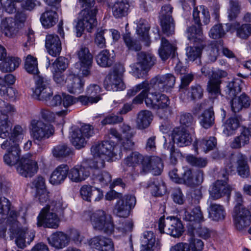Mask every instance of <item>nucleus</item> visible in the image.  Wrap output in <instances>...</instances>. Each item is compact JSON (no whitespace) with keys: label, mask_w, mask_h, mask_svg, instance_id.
Here are the masks:
<instances>
[{"label":"nucleus","mask_w":251,"mask_h":251,"mask_svg":"<svg viewBox=\"0 0 251 251\" xmlns=\"http://www.w3.org/2000/svg\"><path fill=\"white\" fill-rule=\"evenodd\" d=\"M129 137L121 139L119 141L121 149L112 140L104 141L101 143L93 145L91 148V152L95 157H99L96 160V167L99 169L104 167V160L107 159V157L112 158L119 155L120 157L122 150H132L134 143Z\"/></svg>","instance_id":"1"},{"label":"nucleus","mask_w":251,"mask_h":251,"mask_svg":"<svg viewBox=\"0 0 251 251\" xmlns=\"http://www.w3.org/2000/svg\"><path fill=\"white\" fill-rule=\"evenodd\" d=\"M151 89V86L148 81H144L128 90L127 95L129 97H132L142 90L141 93L133 99V103L140 104L145 100L146 104L148 107L158 111L161 110H165L169 107L170 103L168 97L164 94L152 93L151 96L153 99H152L151 98L148 97Z\"/></svg>","instance_id":"2"},{"label":"nucleus","mask_w":251,"mask_h":251,"mask_svg":"<svg viewBox=\"0 0 251 251\" xmlns=\"http://www.w3.org/2000/svg\"><path fill=\"white\" fill-rule=\"evenodd\" d=\"M17 212L12 210L6 221V224L9 226L11 238H15V243L19 248H24L25 247V242L28 244L33 240L35 233L32 230H28L26 228H21L17 220Z\"/></svg>","instance_id":"3"},{"label":"nucleus","mask_w":251,"mask_h":251,"mask_svg":"<svg viewBox=\"0 0 251 251\" xmlns=\"http://www.w3.org/2000/svg\"><path fill=\"white\" fill-rule=\"evenodd\" d=\"M193 20L196 25L188 27L186 32L188 39L194 42L197 41H201L203 40V32L202 29V24L201 21L206 25H208L210 21V14L206 8L203 5L194 8L193 13Z\"/></svg>","instance_id":"4"},{"label":"nucleus","mask_w":251,"mask_h":251,"mask_svg":"<svg viewBox=\"0 0 251 251\" xmlns=\"http://www.w3.org/2000/svg\"><path fill=\"white\" fill-rule=\"evenodd\" d=\"M62 208V204L60 201H53L47 205L42 209L37 217V226L57 228L60 223L57 213Z\"/></svg>","instance_id":"5"},{"label":"nucleus","mask_w":251,"mask_h":251,"mask_svg":"<svg viewBox=\"0 0 251 251\" xmlns=\"http://www.w3.org/2000/svg\"><path fill=\"white\" fill-rule=\"evenodd\" d=\"M231 160L226 164L224 170L219 173L220 176L226 179L227 176L235 170L238 175L242 178H247L249 176L250 170L248 158L245 155L238 153L232 156Z\"/></svg>","instance_id":"6"},{"label":"nucleus","mask_w":251,"mask_h":251,"mask_svg":"<svg viewBox=\"0 0 251 251\" xmlns=\"http://www.w3.org/2000/svg\"><path fill=\"white\" fill-rule=\"evenodd\" d=\"M98 8H83L78 14L75 25L76 36L81 37L84 30L91 32L97 25Z\"/></svg>","instance_id":"7"},{"label":"nucleus","mask_w":251,"mask_h":251,"mask_svg":"<svg viewBox=\"0 0 251 251\" xmlns=\"http://www.w3.org/2000/svg\"><path fill=\"white\" fill-rule=\"evenodd\" d=\"M29 128L30 135L33 141L38 143L49 139L54 133L52 125L48 123H45L41 120H32Z\"/></svg>","instance_id":"8"},{"label":"nucleus","mask_w":251,"mask_h":251,"mask_svg":"<svg viewBox=\"0 0 251 251\" xmlns=\"http://www.w3.org/2000/svg\"><path fill=\"white\" fill-rule=\"evenodd\" d=\"M90 221L96 230L110 235L114 231V226L112 218L110 215L103 210H97L93 212L90 216Z\"/></svg>","instance_id":"9"},{"label":"nucleus","mask_w":251,"mask_h":251,"mask_svg":"<svg viewBox=\"0 0 251 251\" xmlns=\"http://www.w3.org/2000/svg\"><path fill=\"white\" fill-rule=\"evenodd\" d=\"M158 226L160 232L166 233L176 238L181 236L184 231L183 226L181 221L174 217H168L166 219L161 217Z\"/></svg>","instance_id":"10"},{"label":"nucleus","mask_w":251,"mask_h":251,"mask_svg":"<svg viewBox=\"0 0 251 251\" xmlns=\"http://www.w3.org/2000/svg\"><path fill=\"white\" fill-rule=\"evenodd\" d=\"M124 68L121 65L115 67L113 71L106 77L104 85L107 90L117 91L124 89V85L122 80Z\"/></svg>","instance_id":"11"},{"label":"nucleus","mask_w":251,"mask_h":251,"mask_svg":"<svg viewBox=\"0 0 251 251\" xmlns=\"http://www.w3.org/2000/svg\"><path fill=\"white\" fill-rule=\"evenodd\" d=\"M35 88L33 94L39 100H47L53 95L50 88V80L46 76H37L36 78Z\"/></svg>","instance_id":"12"},{"label":"nucleus","mask_w":251,"mask_h":251,"mask_svg":"<svg viewBox=\"0 0 251 251\" xmlns=\"http://www.w3.org/2000/svg\"><path fill=\"white\" fill-rule=\"evenodd\" d=\"M38 170L37 162L30 155L22 157L17 167V172L25 177H32L37 173Z\"/></svg>","instance_id":"13"},{"label":"nucleus","mask_w":251,"mask_h":251,"mask_svg":"<svg viewBox=\"0 0 251 251\" xmlns=\"http://www.w3.org/2000/svg\"><path fill=\"white\" fill-rule=\"evenodd\" d=\"M233 220L235 228L242 230L251 224V212L245 206H235Z\"/></svg>","instance_id":"14"},{"label":"nucleus","mask_w":251,"mask_h":251,"mask_svg":"<svg viewBox=\"0 0 251 251\" xmlns=\"http://www.w3.org/2000/svg\"><path fill=\"white\" fill-rule=\"evenodd\" d=\"M4 104L0 106V138H5L9 135L11 130L8 115L14 112V107L9 103L3 101Z\"/></svg>","instance_id":"15"},{"label":"nucleus","mask_w":251,"mask_h":251,"mask_svg":"<svg viewBox=\"0 0 251 251\" xmlns=\"http://www.w3.org/2000/svg\"><path fill=\"white\" fill-rule=\"evenodd\" d=\"M80 65L79 71L83 76H88L90 75L92 67L93 56L87 48L81 47L77 51Z\"/></svg>","instance_id":"16"},{"label":"nucleus","mask_w":251,"mask_h":251,"mask_svg":"<svg viewBox=\"0 0 251 251\" xmlns=\"http://www.w3.org/2000/svg\"><path fill=\"white\" fill-rule=\"evenodd\" d=\"M100 91L101 88L98 85H89L86 88V95L79 96V102L85 106L97 103L101 99Z\"/></svg>","instance_id":"17"},{"label":"nucleus","mask_w":251,"mask_h":251,"mask_svg":"<svg viewBox=\"0 0 251 251\" xmlns=\"http://www.w3.org/2000/svg\"><path fill=\"white\" fill-rule=\"evenodd\" d=\"M176 82V77L171 74L159 76L152 79L149 84L151 87L153 85L154 89L162 92H167L174 87Z\"/></svg>","instance_id":"18"},{"label":"nucleus","mask_w":251,"mask_h":251,"mask_svg":"<svg viewBox=\"0 0 251 251\" xmlns=\"http://www.w3.org/2000/svg\"><path fill=\"white\" fill-rule=\"evenodd\" d=\"M163 168L162 159L155 156H146L143 163V168L140 171L141 173L151 172L153 175H160Z\"/></svg>","instance_id":"19"},{"label":"nucleus","mask_w":251,"mask_h":251,"mask_svg":"<svg viewBox=\"0 0 251 251\" xmlns=\"http://www.w3.org/2000/svg\"><path fill=\"white\" fill-rule=\"evenodd\" d=\"M230 192V188L225 180L216 181L213 184L209 190L210 198L215 200L224 196L229 197Z\"/></svg>","instance_id":"20"},{"label":"nucleus","mask_w":251,"mask_h":251,"mask_svg":"<svg viewBox=\"0 0 251 251\" xmlns=\"http://www.w3.org/2000/svg\"><path fill=\"white\" fill-rule=\"evenodd\" d=\"M90 168L82 165H77L68 170L67 175L71 181L78 183L86 179L90 174Z\"/></svg>","instance_id":"21"},{"label":"nucleus","mask_w":251,"mask_h":251,"mask_svg":"<svg viewBox=\"0 0 251 251\" xmlns=\"http://www.w3.org/2000/svg\"><path fill=\"white\" fill-rule=\"evenodd\" d=\"M68 91L72 94H79L82 92L84 80L74 74H69L65 80Z\"/></svg>","instance_id":"22"},{"label":"nucleus","mask_w":251,"mask_h":251,"mask_svg":"<svg viewBox=\"0 0 251 251\" xmlns=\"http://www.w3.org/2000/svg\"><path fill=\"white\" fill-rule=\"evenodd\" d=\"M90 246L93 249L102 251H114V245L112 239L102 236H96L90 240Z\"/></svg>","instance_id":"23"},{"label":"nucleus","mask_w":251,"mask_h":251,"mask_svg":"<svg viewBox=\"0 0 251 251\" xmlns=\"http://www.w3.org/2000/svg\"><path fill=\"white\" fill-rule=\"evenodd\" d=\"M172 137L174 142L179 147L188 146L192 141L190 133L183 127L174 128L172 133Z\"/></svg>","instance_id":"24"},{"label":"nucleus","mask_w":251,"mask_h":251,"mask_svg":"<svg viewBox=\"0 0 251 251\" xmlns=\"http://www.w3.org/2000/svg\"><path fill=\"white\" fill-rule=\"evenodd\" d=\"M45 47L48 53L52 56L59 55L61 51V43L58 36L48 34L46 37Z\"/></svg>","instance_id":"25"},{"label":"nucleus","mask_w":251,"mask_h":251,"mask_svg":"<svg viewBox=\"0 0 251 251\" xmlns=\"http://www.w3.org/2000/svg\"><path fill=\"white\" fill-rule=\"evenodd\" d=\"M80 193L82 198L88 201H90L92 199L95 201H99L103 196L102 192L100 189L87 185L81 187Z\"/></svg>","instance_id":"26"},{"label":"nucleus","mask_w":251,"mask_h":251,"mask_svg":"<svg viewBox=\"0 0 251 251\" xmlns=\"http://www.w3.org/2000/svg\"><path fill=\"white\" fill-rule=\"evenodd\" d=\"M49 243L56 249H62L68 245L69 238L68 236L61 231L53 233L48 238Z\"/></svg>","instance_id":"27"},{"label":"nucleus","mask_w":251,"mask_h":251,"mask_svg":"<svg viewBox=\"0 0 251 251\" xmlns=\"http://www.w3.org/2000/svg\"><path fill=\"white\" fill-rule=\"evenodd\" d=\"M227 30L236 29V36L240 39L246 40L251 35V25L244 24L240 25L239 23L226 24Z\"/></svg>","instance_id":"28"},{"label":"nucleus","mask_w":251,"mask_h":251,"mask_svg":"<svg viewBox=\"0 0 251 251\" xmlns=\"http://www.w3.org/2000/svg\"><path fill=\"white\" fill-rule=\"evenodd\" d=\"M6 149H7V153L3 156L4 162L9 166L15 165L20 159V150L19 144L14 142L13 145H10Z\"/></svg>","instance_id":"29"},{"label":"nucleus","mask_w":251,"mask_h":251,"mask_svg":"<svg viewBox=\"0 0 251 251\" xmlns=\"http://www.w3.org/2000/svg\"><path fill=\"white\" fill-rule=\"evenodd\" d=\"M208 208L209 216L213 221H220L223 220L226 216V211L224 206L221 204L212 202L208 200Z\"/></svg>","instance_id":"30"},{"label":"nucleus","mask_w":251,"mask_h":251,"mask_svg":"<svg viewBox=\"0 0 251 251\" xmlns=\"http://www.w3.org/2000/svg\"><path fill=\"white\" fill-rule=\"evenodd\" d=\"M69 167L65 164L58 166L52 173L50 181L53 185L59 184L64 181L67 176Z\"/></svg>","instance_id":"31"},{"label":"nucleus","mask_w":251,"mask_h":251,"mask_svg":"<svg viewBox=\"0 0 251 251\" xmlns=\"http://www.w3.org/2000/svg\"><path fill=\"white\" fill-rule=\"evenodd\" d=\"M129 4L127 0H117L114 3L112 11L115 18H122L127 15Z\"/></svg>","instance_id":"32"},{"label":"nucleus","mask_w":251,"mask_h":251,"mask_svg":"<svg viewBox=\"0 0 251 251\" xmlns=\"http://www.w3.org/2000/svg\"><path fill=\"white\" fill-rule=\"evenodd\" d=\"M155 61L154 56L150 52L141 51L137 54V64L140 65L142 70L151 68L154 64Z\"/></svg>","instance_id":"33"},{"label":"nucleus","mask_w":251,"mask_h":251,"mask_svg":"<svg viewBox=\"0 0 251 251\" xmlns=\"http://www.w3.org/2000/svg\"><path fill=\"white\" fill-rule=\"evenodd\" d=\"M203 94V90L201 86L199 84H195L190 87L187 96L185 94H181L180 97L185 102L195 101L201 99Z\"/></svg>","instance_id":"34"},{"label":"nucleus","mask_w":251,"mask_h":251,"mask_svg":"<svg viewBox=\"0 0 251 251\" xmlns=\"http://www.w3.org/2000/svg\"><path fill=\"white\" fill-rule=\"evenodd\" d=\"M147 188L154 196H161L166 191L164 183L161 179L158 178L151 179L148 182Z\"/></svg>","instance_id":"35"},{"label":"nucleus","mask_w":251,"mask_h":251,"mask_svg":"<svg viewBox=\"0 0 251 251\" xmlns=\"http://www.w3.org/2000/svg\"><path fill=\"white\" fill-rule=\"evenodd\" d=\"M201 126L205 129L212 126L215 122V115L213 108L210 107L205 110L199 117Z\"/></svg>","instance_id":"36"},{"label":"nucleus","mask_w":251,"mask_h":251,"mask_svg":"<svg viewBox=\"0 0 251 251\" xmlns=\"http://www.w3.org/2000/svg\"><path fill=\"white\" fill-rule=\"evenodd\" d=\"M182 217L184 220L188 222L199 223L204 221L203 214L200 206L194 207L190 212L185 210Z\"/></svg>","instance_id":"37"},{"label":"nucleus","mask_w":251,"mask_h":251,"mask_svg":"<svg viewBox=\"0 0 251 251\" xmlns=\"http://www.w3.org/2000/svg\"><path fill=\"white\" fill-rule=\"evenodd\" d=\"M51 9H47L40 18V21L42 25L46 27L50 28L54 25L57 21V13L53 8Z\"/></svg>","instance_id":"38"},{"label":"nucleus","mask_w":251,"mask_h":251,"mask_svg":"<svg viewBox=\"0 0 251 251\" xmlns=\"http://www.w3.org/2000/svg\"><path fill=\"white\" fill-rule=\"evenodd\" d=\"M145 159V156H143L139 152H132L124 159V163L127 166L132 167L133 168L141 165V171L143 168Z\"/></svg>","instance_id":"39"},{"label":"nucleus","mask_w":251,"mask_h":251,"mask_svg":"<svg viewBox=\"0 0 251 251\" xmlns=\"http://www.w3.org/2000/svg\"><path fill=\"white\" fill-rule=\"evenodd\" d=\"M241 79L236 78L229 82L226 86V97L228 99L235 98L236 95L241 91Z\"/></svg>","instance_id":"40"},{"label":"nucleus","mask_w":251,"mask_h":251,"mask_svg":"<svg viewBox=\"0 0 251 251\" xmlns=\"http://www.w3.org/2000/svg\"><path fill=\"white\" fill-rule=\"evenodd\" d=\"M97 64L102 67H109L114 62V57L107 50L100 51L96 56Z\"/></svg>","instance_id":"41"},{"label":"nucleus","mask_w":251,"mask_h":251,"mask_svg":"<svg viewBox=\"0 0 251 251\" xmlns=\"http://www.w3.org/2000/svg\"><path fill=\"white\" fill-rule=\"evenodd\" d=\"M216 145L217 140L214 137H210L208 139H203L197 140L194 144L196 151L200 148L205 153L213 150Z\"/></svg>","instance_id":"42"},{"label":"nucleus","mask_w":251,"mask_h":251,"mask_svg":"<svg viewBox=\"0 0 251 251\" xmlns=\"http://www.w3.org/2000/svg\"><path fill=\"white\" fill-rule=\"evenodd\" d=\"M152 119V115L151 111L147 110L141 111L138 114L137 125L139 129H143L148 127Z\"/></svg>","instance_id":"43"},{"label":"nucleus","mask_w":251,"mask_h":251,"mask_svg":"<svg viewBox=\"0 0 251 251\" xmlns=\"http://www.w3.org/2000/svg\"><path fill=\"white\" fill-rule=\"evenodd\" d=\"M21 61L17 57H8L0 64V70L4 73L12 72L19 67Z\"/></svg>","instance_id":"44"},{"label":"nucleus","mask_w":251,"mask_h":251,"mask_svg":"<svg viewBox=\"0 0 251 251\" xmlns=\"http://www.w3.org/2000/svg\"><path fill=\"white\" fill-rule=\"evenodd\" d=\"M175 51V47L165 38H162L161 46L159 49V54L161 59L166 60L172 54H174Z\"/></svg>","instance_id":"45"},{"label":"nucleus","mask_w":251,"mask_h":251,"mask_svg":"<svg viewBox=\"0 0 251 251\" xmlns=\"http://www.w3.org/2000/svg\"><path fill=\"white\" fill-rule=\"evenodd\" d=\"M23 133V130L22 126L19 125H16L14 128L11 137L1 144V148L3 150H5L10 145H13L14 142H17L19 144L20 139Z\"/></svg>","instance_id":"46"},{"label":"nucleus","mask_w":251,"mask_h":251,"mask_svg":"<svg viewBox=\"0 0 251 251\" xmlns=\"http://www.w3.org/2000/svg\"><path fill=\"white\" fill-rule=\"evenodd\" d=\"M221 79L216 78H211L207 83V91L211 98H216L221 94Z\"/></svg>","instance_id":"47"},{"label":"nucleus","mask_w":251,"mask_h":251,"mask_svg":"<svg viewBox=\"0 0 251 251\" xmlns=\"http://www.w3.org/2000/svg\"><path fill=\"white\" fill-rule=\"evenodd\" d=\"M149 28L148 22L145 20L140 19L138 21L136 32L142 38V40L146 42L147 46L150 45V38L148 34Z\"/></svg>","instance_id":"48"},{"label":"nucleus","mask_w":251,"mask_h":251,"mask_svg":"<svg viewBox=\"0 0 251 251\" xmlns=\"http://www.w3.org/2000/svg\"><path fill=\"white\" fill-rule=\"evenodd\" d=\"M1 28L5 36L11 37L17 31L15 19L12 18H6L1 23Z\"/></svg>","instance_id":"49"},{"label":"nucleus","mask_w":251,"mask_h":251,"mask_svg":"<svg viewBox=\"0 0 251 251\" xmlns=\"http://www.w3.org/2000/svg\"><path fill=\"white\" fill-rule=\"evenodd\" d=\"M241 121L240 116L231 117L228 119L225 123L224 132L227 135H230L238 128Z\"/></svg>","instance_id":"50"},{"label":"nucleus","mask_w":251,"mask_h":251,"mask_svg":"<svg viewBox=\"0 0 251 251\" xmlns=\"http://www.w3.org/2000/svg\"><path fill=\"white\" fill-rule=\"evenodd\" d=\"M180 184L188 186L194 185V176L192 170L188 167H183L180 170Z\"/></svg>","instance_id":"51"},{"label":"nucleus","mask_w":251,"mask_h":251,"mask_svg":"<svg viewBox=\"0 0 251 251\" xmlns=\"http://www.w3.org/2000/svg\"><path fill=\"white\" fill-rule=\"evenodd\" d=\"M11 205L9 201L5 197L0 198V224L7 218L11 209Z\"/></svg>","instance_id":"52"},{"label":"nucleus","mask_w":251,"mask_h":251,"mask_svg":"<svg viewBox=\"0 0 251 251\" xmlns=\"http://www.w3.org/2000/svg\"><path fill=\"white\" fill-rule=\"evenodd\" d=\"M25 68L30 74H37L39 72L37 58L28 55L25 61Z\"/></svg>","instance_id":"53"},{"label":"nucleus","mask_w":251,"mask_h":251,"mask_svg":"<svg viewBox=\"0 0 251 251\" xmlns=\"http://www.w3.org/2000/svg\"><path fill=\"white\" fill-rule=\"evenodd\" d=\"M71 142L76 149H80L85 147L87 141L85 137L80 134L76 129L73 131L71 135Z\"/></svg>","instance_id":"54"},{"label":"nucleus","mask_w":251,"mask_h":251,"mask_svg":"<svg viewBox=\"0 0 251 251\" xmlns=\"http://www.w3.org/2000/svg\"><path fill=\"white\" fill-rule=\"evenodd\" d=\"M240 4L238 1L230 0L227 10V18L229 21L235 20L240 12Z\"/></svg>","instance_id":"55"},{"label":"nucleus","mask_w":251,"mask_h":251,"mask_svg":"<svg viewBox=\"0 0 251 251\" xmlns=\"http://www.w3.org/2000/svg\"><path fill=\"white\" fill-rule=\"evenodd\" d=\"M130 209L127 204H125L124 200H120L116 205L114 212L117 216L125 218L129 215Z\"/></svg>","instance_id":"56"},{"label":"nucleus","mask_w":251,"mask_h":251,"mask_svg":"<svg viewBox=\"0 0 251 251\" xmlns=\"http://www.w3.org/2000/svg\"><path fill=\"white\" fill-rule=\"evenodd\" d=\"M94 180L99 183L102 186H105L110 184L112 181V176L109 173L102 171L95 173Z\"/></svg>","instance_id":"57"},{"label":"nucleus","mask_w":251,"mask_h":251,"mask_svg":"<svg viewBox=\"0 0 251 251\" xmlns=\"http://www.w3.org/2000/svg\"><path fill=\"white\" fill-rule=\"evenodd\" d=\"M249 142V135L247 132H245V129L241 132L240 136L236 137L232 141L231 147L232 148L237 149L240 148L242 146L247 144Z\"/></svg>","instance_id":"58"},{"label":"nucleus","mask_w":251,"mask_h":251,"mask_svg":"<svg viewBox=\"0 0 251 251\" xmlns=\"http://www.w3.org/2000/svg\"><path fill=\"white\" fill-rule=\"evenodd\" d=\"M123 39L126 47L130 50L139 51L141 49V45L139 41L132 39L129 33L123 36Z\"/></svg>","instance_id":"59"},{"label":"nucleus","mask_w":251,"mask_h":251,"mask_svg":"<svg viewBox=\"0 0 251 251\" xmlns=\"http://www.w3.org/2000/svg\"><path fill=\"white\" fill-rule=\"evenodd\" d=\"M123 39L126 47L130 50L139 51L141 49V45L139 41L132 39L129 33L123 36Z\"/></svg>","instance_id":"60"},{"label":"nucleus","mask_w":251,"mask_h":251,"mask_svg":"<svg viewBox=\"0 0 251 251\" xmlns=\"http://www.w3.org/2000/svg\"><path fill=\"white\" fill-rule=\"evenodd\" d=\"M160 24L163 33L167 36L175 32V24L174 20L163 19L160 20Z\"/></svg>","instance_id":"61"},{"label":"nucleus","mask_w":251,"mask_h":251,"mask_svg":"<svg viewBox=\"0 0 251 251\" xmlns=\"http://www.w3.org/2000/svg\"><path fill=\"white\" fill-rule=\"evenodd\" d=\"M122 116L117 115L114 113L109 114L106 115L100 122L102 126L107 125H115L123 121Z\"/></svg>","instance_id":"62"},{"label":"nucleus","mask_w":251,"mask_h":251,"mask_svg":"<svg viewBox=\"0 0 251 251\" xmlns=\"http://www.w3.org/2000/svg\"><path fill=\"white\" fill-rule=\"evenodd\" d=\"M187 161L193 166L203 168L206 166L207 161L206 158L197 157L192 155H189L186 156Z\"/></svg>","instance_id":"63"},{"label":"nucleus","mask_w":251,"mask_h":251,"mask_svg":"<svg viewBox=\"0 0 251 251\" xmlns=\"http://www.w3.org/2000/svg\"><path fill=\"white\" fill-rule=\"evenodd\" d=\"M52 72H63L67 68V59L60 56L57 58L52 65Z\"/></svg>","instance_id":"64"}]
</instances>
